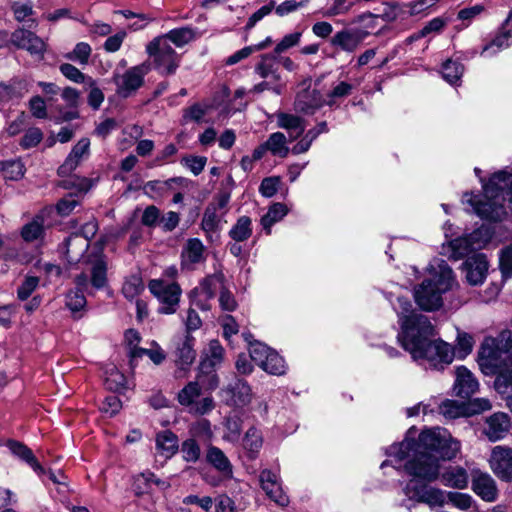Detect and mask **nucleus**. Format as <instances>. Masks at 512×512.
Instances as JSON below:
<instances>
[{
	"label": "nucleus",
	"mask_w": 512,
	"mask_h": 512,
	"mask_svg": "<svg viewBox=\"0 0 512 512\" xmlns=\"http://www.w3.org/2000/svg\"><path fill=\"white\" fill-rule=\"evenodd\" d=\"M408 436L398 445L390 447V456L395 462L404 461L403 467L406 473L412 477L410 481H416V485L430 483L439 478V460H450L460 450V443L453 439L444 428L436 427L422 431L417 441Z\"/></svg>",
	"instance_id": "nucleus-1"
},
{
	"label": "nucleus",
	"mask_w": 512,
	"mask_h": 512,
	"mask_svg": "<svg viewBox=\"0 0 512 512\" xmlns=\"http://www.w3.org/2000/svg\"><path fill=\"white\" fill-rule=\"evenodd\" d=\"M394 310L401 326L398 339L414 360H426L436 369H443L444 365H449L453 361V347L443 340L429 339L434 335V327L427 316L413 309L409 299L398 297Z\"/></svg>",
	"instance_id": "nucleus-2"
},
{
	"label": "nucleus",
	"mask_w": 512,
	"mask_h": 512,
	"mask_svg": "<svg viewBox=\"0 0 512 512\" xmlns=\"http://www.w3.org/2000/svg\"><path fill=\"white\" fill-rule=\"evenodd\" d=\"M484 192L487 200L485 202L465 195V201L472 205V211L477 216L489 221H499L507 214L506 202L512 213V174L504 170L494 173L489 183L484 185Z\"/></svg>",
	"instance_id": "nucleus-3"
},
{
	"label": "nucleus",
	"mask_w": 512,
	"mask_h": 512,
	"mask_svg": "<svg viewBox=\"0 0 512 512\" xmlns=\"http://www.w3.org/2000/svg\"><path fill=\"white\" fill-rule=\"evenodd\" d=\"M432 278L424 280L414 290V299L424 311H435L442 307V295L451 290L455 284L452 269L442 259L431 264Z\"/></svg>",
	"instance_id": "nucleus-4"
},
{
	"label": "nucleus",
	"mask_w": 512,
	"mask_h": 512,
	"mask_svg": "<svg viewBox=\"0 0 512 512\" xmlns=\"http://www.w3.org/2000/svg\"><path fill=\"white\" fill-rule=\"evenodd\" d=\"M218 386V376L211 374L208 383L205 377L198 374L194 381L188 382L177 395L180 405L187 408L188 412L194 415H205L215 407L211 395H203V390H214Z\"/></svg>",
	"instance_id": "nucleus-5"
},
{
	"label": "nucleus",
	"mask_w": 512,
	"mask_h": 512,
	"mask_svg": "<svg viewBox=\"0 0 512 512\" xmlns=\"http://www.w3.org/2000/svg\"><path fill=\"white\" fill-rule=\"evenodd\" d=\"M510 356L512 332L505 330L498 337L484 338L478 352V365L485 375H495Z\"/></svg>",
	"instance_id": "nucleus-6"
},
{
	"label": "nucleus",
	"mask_w": 512,
	"mask_h": 512,
	"mask_svg": "<svg viewBox=\"0 0 512 512\" xmlns=\"http://www.w3.org/2000/svg\"><path fill=\"white\" fill-rule=\"evenodd\" d=\"M146 52L153 59L155 69L163 75L174 74L179 67V55L167 43L165 37L154 38L146 46Z\"/></svg>",
	"instance_id": "nucleus-7"
},
{
	"label": "nucleus",
	"mask_w": 512,
	"mask_h": 512,
	"mask_svg": "<svg viewBox=\"0 0 512 512\" xmlns=\"http://www.w3.org/2000/svg\"><path fill=\"white\" fill-rule=\"evenodd\" d=\"M148 288L153 296L160 302L158 309L161 314H173L176 312L182 290L176 282H166L162 279H153Z\"/></svg>",
	"instance_id": "nucleus-8"
},
{
	"label": "nucleus",
	"mask_w": 512,
	"mask_h": 512,
	"mask_svg": "<svg viewBox=\"0 0 512 512\" xmlns=\"http://www.w3.org/2000/svg\"><path fill=\"white\" fill-rule=\"evenodd\" d=\"M489 239L488 230L480 228L468 235L450 241L447 247L443 246V249H448L450 251L449 257L458 260L473 251L482 249L488 243Z\"/></svg>",
	"instance_id": "nucleus-9"
},
{
	"label": "nucleus",
	"mask_w": 512,
	"mask_h": 512,
	"mask_svg": "<svg viewBox=\"0 0 512 512\" xmlns=\"http://www.w3.org/2000/svg\"><path fill=\"white\" fill-rule=\"evenodd\" d=\"M224 282L225 276L221 271L207 276L200 285L192 291L193 304L202 310H209L210 305L208 301L215 297L217 290L221 291L225 286Z\"/></svg>",
	"instance_id": "nucleus-10"
},
{
	"label": "nucleus",
	"mask_w": 512,
	"mask_h": 512,
	"mask_svg": "<svg viewBox=\"0 0 512 512\" xmlns=\"http://www.w3.org/2000/svg\"><path fill=\"white\" fill-rule=\"evenodd\" d=\"M149 70V65L143 63L129 68L123 74L116 75L114 77V82L117 88V93L122 97L131 96L143 85L144 76L149 72Z\"/></svg>",
	"instance_id": "nucleus-11"
},
{
	"label": "nucleus",
	"mask_w": 512,
	"mask_h": 512,
	"mask_svg": "<svg viewBox=\"0 0 512 512\" xmlns=\"http://www.w3.org/2000/svg\"><path fill=\"white\" fill-rule=\"evenodd\" d=\"M300 86L302 89L297 93L294 108L297 112L312 115L324 104L321 93L310 89L311 78L304 79Z\"/></svg>",
	"instance_id": "nucleus-12"
},
{
	"label": "nucleus",
	"mask_w": 512,
	"mask_h": 512,
	"mask_svg": "<svg viewBox=\"0 0 512 512\" xmlns=\"http://www.w3.org/2000/svg\"><path fill=\"white\" fill-rule=\"evenodd\" d=\"M10 42L18 49H23L33 56L43 58L46 51L45 41L34 32L25 28H18L12 32Z\"/></svg>",
	"instance_id": "nucleus-13"
},
{
	"label": "nucleus",
	"mask_w": 512,
	"mask_h": 512,
	"mask_svg": "<svg viewBox=\"0 0 512 512\" xmlns=\"http://www.w3.org/2000/svg\"><path fill=\"white\" fill-rule=\"evenodd\" d=\"M489 464L494 474L505 481H512V448L503 445L493 447Z\"/></svg>",
	"instance_id": "nucleus-14"
},
{
	"label": "nucleus",
	"mask_w": 512,
	"mask_h": 512,
	"mask_svg": "<svg viewBox=\"0 0 512 512\" xmlns=\"http://www.w3.org/2000/svg\"><path fill=\"white\" fill-rule=\"evenodd\" d=\"M221 397L229 406L243 407L251 402L252 390L246 381L236 379L221 389Z\"/></svg>",
	"instance_id": "nucleus-15"
},
{
	"label": "nucleus",
	"mask_w": 512,
	"mask_h": 512,
	"mask_svg": "<svg viewBox=\"0 0 512 512\" xmlns=\"http://www.w3.org/2000/svg\"><path fill=\"white\" fill-rule=\"evenodd\" d=\"M259 481L261 488L273 502L282 507L289 504V498L282 489L278 473L264 469L260 472Z\"/></svg>",
	"instance_id": "nucleus-16"
},
{
	"label": "nucleus",
	"mask_w": 512,
	"mask_h": 512,
	"mask_svg": "<svg viewBox=\"0 0 512 512\" xmlns=\"http://www.w3.org/2000/svg\"><path fill=\"white\" fill-rule=\"evenodd\" d=\"M407 492H412V497L430 506H443L447 503L448 497L446 491L439 488L429 487L427 483L416 485V481H409L406 486Z\"/></svg>",
	"instance_id": "nucleus-17"
},
{
	"label": "nucleus",
	"mask_w": 512,
	"mask_h": 512,
	"mask_svg": "<svg viewBox=\"0 0 512 512\" xmlns=\"http://www.w3.org/2000/svg\"><path fill=\"white\" fill-rule=\"evenodd\" d=\"M510 427L509 415L504 412H496L486 418L483 433L491 442H496L507 435Z\"/></svg>",
	"instance_id": "nucleus-18"
},
{
	"label": "nucleus",
	"mask_w": 512,
	"mask_h": 512,
	"mask_svg": "<svg viewBox=\"0 0 512 512\" xmlns=\"http://www.w3.org/2000/svg\"><path fill=\"white\" fill-rule=\"evenodd\" d=\"M465 277L470 285H480L486 278L488 261L482 253H475L469 256L464 264Z\"/></svg>",
	"instance_id": "nucleus-19"
},
{
	"label": "nucleus",
	"mask_w": 512,
	"mask_h": 512,
	"mask_svg": "<svg viewBox=\"0 0 512 512\" xmlns=\"http://www.w3.org/2000/svg\"><path fill=\"white\" fill-rule=\"evenodd\" d=\"M472 490L486 502H494L498 497V489L495 480L491 475L485 472H473Z\"/></svg>",
	"instance_id": "nucleus-20"
},
{
	"label": "nucleus",
	"mask_w": 512,
	"mask_h": 512,
	"mask_svg": "<svg viewBox=\"0 0 512 512\" xmlns=\"http://www.w3.org/2000/svg\"><path fill=\"white\" fill-rule=\"evenodd\" d=\"M90 152V140L81 138L72 148L64 163L58 168L61 177L69 176L87 158Z\"/></svg>",
	"instance_id": "nucleus-21"
},
{
	"label": "nucleus",
	"mask_w": 512,
	"mask_h": 512,
	"mask_svg": "<svg viewBox=\"0 0 512 512\" xmlns=\"http://www.w3.org/2000/svg\"><path fill=\"white\" fill-rule=\"evenodd\" d=\"M224 354L225 350L220 342L218 340H211L203 352L199 374H207L208 377L214 374V370L223 362Z\"/></svg>",
	"instance_id": "nucleus-22"
},
{
	"label": "nucleus",
	"mask_w": 512,
	"mask_h": 512,
	"mask_svg": "<svg viewBox=\"0 0 512 512\" xmlns=\"http://www.w3.org/2000/svg\"><path fill=\"white\" fill-rule=\"evenodd\" d=\"M479 387L477 379L472 372L464 366L456 369V379L453 386L455 395L461 398H469Z\"/></svg>",
	"instance_id": "nucleus-23"
},
{
	"label": "nucleus",
	"mask_w": 512,
	"mask_h": 512,
	"mask_svg": "<svg viewBox=\"0 0 512 512\" xmlns=\"http://www.w3.org/2000/svg\"><path fill=\"white\" fill-rule=\"evenodd\" d=\"M194 344L195 338L190 333H186L176 342L175 361L181 369L188 368L194 362L196 358Z\"/></svg>",
	"instance_id": "nucleus-24"
},
{
	"label": "nucleus",
	"mask_w": 512,
	"mask_h": 512,
	"mask_svg": "<svg viewBox=\"0 0 512 512\" xmlns=\"http://www.w3.org/2000/svg\"><path fill=\"white\" fill-rule=\"evenodd\" d=\"M153 485L165 490L170 487L167 481L157 478L151 471H145L134 477L133 491L137 496H142L152 492Z\"/></svg>",
	"instance_id": "nucleus-25"
},
{
	"label": "nucleus",
	"mask_w": 512,
	"mask_h": 512,
	"mask_svg": "<svg viewBox=\"0 0 512 512\" xmlns=\"http://www.w3.org/2000/svg\"><path fill=\"white\" fill-rule=\"evenodd\" d=\"M89 244L86 237L79 233L71 234L64 243L66 258L69 263H78L85 255Z\"/></svg>",
	"instance_id": "nucleus-26"
},
{
	"label": "nucleus",
	"mask_w": 512,
	"mask_h": 512,
	"mask_svg": "<svg viewBox=\"0 0 512 512\" xmlns=\"http://www.w3.org/2000/svg\"><path fill=\"white\" fill-rule=\"evenodd\" d=\"M444 486L454 489H465L468 486L467 471L460 466H449L439 475Z\"/></svg>",
	"instance_id": "nucleus-27"
},
{
	"label": "nucleus",
	"mask_w": 512,
	"mask_h": 512,
	"mask_svg": "<svg viewBox=\"0 0 512 512\" xmlns=\"http://www.w3.org/2000/svg\"><path fill=\"white\" fill-rule=\"evenodd\" d=\"M207 462L223 477L232 478L233 466L225 453L216 446H209L206 453Z\"/></svg>",
	"instance_id": "nucleus-28"
},
{
	"label": "nucleus",
	"mask_w": 512,
	"mask_h": 512,
	"mask_svg": "<svg viewBox=\"0 0 512 512\" xmlns=\"http://www.w3.org/2000/svg\"><path fill=\"white\" fill-rule=\"evenodd\" d=\"M277 125L278 127L285 129L289 132V138L291 141L300 137L305 131L304 119L293 114L283 112L278 113Z\"/></svg>",
	"instance_id": "nucleus-29"
},
{
	"label": "nucleus",
	"mask_w": 512,
	"mask_h": 512,
	"mask_svg": "<svg viewBox=\"0 0 512 512\" xmlns=\"http://www.w3.org/2000/svg\"><path fill=\"white\" fill-rule=\"evenodd\" d=\"M205 247L198 238H191L187 241L182 251V265L191 267L204 261Z\"/></svg>",
	"instance_id": "nucleus-30"
},
{
	"label": "nucleus",
	"mask_w": 512,
	"mask_h": 512,
	"mask_svg": "<svg viewBox=\"0 0 512 512\" xmlns=\"http://www.w3.org/2000/svg\"><path fill=\"white\" fill-rule=\"evenodd\" d=\"M143 356L149 357L155 365L161 364L166 358L165 352L155 341L151 343L150 348L134 347L131 348L129 352L130 362L132 365L136 364L138 359Z\"/></svg>",
	"instance_id": "nucleus-31"
},
{
	"label": "nucleus",
	"mask_w": 512,
	"mask_h": 512,
	"mask_svg": "<svg viewBox=\"0 0 512 512\" xmlns=\"http://www.w3.org/2000/svg\"><path fill=\"white\" fill-rule=\"evenodd\" d=\"M278 54L267 53L260 57V61L255 66V73L261 78L272 77L274 80H280V74L278 73Z\"/></svg>",
	"instance_id": "nucleus-32"
},
{
	"label": "nucleus",
	"mask_w": 512,
	"mask_h": 512,
	"mask_svg": "<svg viewBox=\"0 0 512 512\" xmlns=\"http://www.w3.org/2000/svg\"><path fill=\"white\" fill-rule=\"evenodd\" d=\"M363 40V35L358 31L343 30L337 32L332 38V44L346 52L355 51Z\"/></svg>",
	"instance_id": "nucleus-33"
},
{
	"label": "nucleus",
	"mask_w": 512,
	"mask_h": 512,
	"mask_svg": "<svg viewBox=\"0 0 512 512\" xmlns=\"http://www.w3.org/2000/svg\"><path fill=\"white\" fill-rule=\"evenodd\" d=\"M156 448L166 458H171L178 450V437L171 431H163L156 436Z\"/></svg>",
	"instance_id": "nucleus-34"
},
{
	"label": "nucleus",
	"mask_w": 512,
	"mask_h": 512,
	"mask_svg": "<svg viewBox=\"0 0 512 512\" xmlns=\"http://www.w3.org/2000/svg\"><path fill=\"white\" fill-rule=\"evenodd\" d=\"M8 447L15 456L29 464L35 472L39 474L45 472L44 468L39 464V462L35 458L32 450L28 448L26 445L17 441H9Z\"/></svg>",
	"instance_id": "nucleus-35"
},
{
	"label": "nucleus",
	"mask_w": 512,
	"mask_h": 512,
	"mask_svg": "<svg viewBox=\"0 0 512 512\" xmlns=\"http://www.w3.org/2000/svg\"><path fill=\"white\" fill-rule=\"evenodd\" d=\"M288 213V209L285 204L277 202L272 204L267 213L261 218V225L267 234L271 233V227L282 220Z\"/></svg>",
	"instance_id": "nucleus-36"
},
{
	"label": "nucleus",
	"mask_w": 512,
	"mask_h": 512,
	"mask_svg": "<svg viewBox=\"0 0 512 512\" xmlns=\"http://www.w3.org/2000/svg\"><path fill=\"white\" fill-rule=\"evenodd\" d=\"M264 143L268 151L274 156L285 158L290 152L287 146V138L282 132L272 133Z\"/></svg>",
	"instance_id": "nucleus-37"
},
{
	"label": "nucleus",
	"mask_w": 512,
	"mask_h": 512,
	"mask_svg": "<svg viewBox=\"0 0 512 512\" xmlns=\"http://www.w3.org/2000/svg\"><path fill=\"white\" fill-rule=\"evenodd\" d=\"M252 235V221L248 216H241L229 231V236L236 242L246 241Z\"/></svg>",
	"instance_id": "nucleus-38"
},
{
	"label": "nucleus",
	"mask_w": 512,
	"mask_h": 512,
	"mask_svg": "<svg viewBox=\"0 0 512 512\" xmlns=\"http://www.w3.org/2000/svg\"><path fill=\"white\" fill-rule=\"evenodd\" d=\"M495 375L497 376L494 384L499 392L512 388V356L506 359Z\"/></svg>",
	"instance_id": "nucleus-39"
},
{
	"label": "nucleus",
	"mask_w": 512,
	"mask_h": 512,
	"mask_svg": "<svg viewBox=\"0 0 512 512\" xmlns=\"http://www.w3.org/2000/svg\"><path fill=\"white\" fill-rule=\"evenodd\" d=\"M173 182L174 179L149 181L143 186L144 194L152 199L163 197L171 190Z\"/></svg>",
	"instance_id": "nucleus-40"
},
{
	"label": "nucleus",
	"mask_w": 512,
	"mask_h": 512,
	"mask_svg": "<svg viewBox=\"0 0 512 512\" xmlns=\"http://www.w3.org/2000/svg\"><path fill=\"white\" fill-rule=\"evenodd\" d=\"M160 37L167 38V43L169 44L170 42H172L177 47H182L191 42L195 38V33L191 28L183 27L173 29L166 34L161 35Z\"/></svg>",
	"instance_id": "nucleus-41"
},
{
	"label": "nucleus",
	"mask_w": 512,
	"mask_h": 512,
	"mask_svg": "<svg viewBox=\"0 0 512 512\" xmlns=\"http://www.w3.org/2000/svg\"><path fill=\"white\" fill-rule=\"evenodd\" d=\"M144 291V284L140 275H131L123 283L122 293L128 300H133Z\"/></svg>",
	"instance_id": "nucleus-42"
},
{
	"label": "nucleus",
	"mask_w": 512,
	"mask_h": 512,
	"mask_svg": "<svg viewBox=\"0 0 512 512\" xmlns=\"http://www.w3.org/2000/svg\"><path fill=\"white\" fill-rule=\"evenodd\" d=\"M261 368L272 375H282L286 371L284 359L273 350L264 361Z\"/></svg>",
	"instance_id": "nucleus-43"
},
{
	"label": "nucleus",
	"mask_w": 512,
	"mask_h": 512,
	"mask_svg": "<svg viewBox=\"0 0 512 512\" xmlns=\"http://www.w3.org/2000/svg\"><path fill=\"white\" fill-rule=\"evenodd\" d=\"M439 412L445 418L455 419L467 415L465 404H459L454 400H445L439 406Z\"/></svg>",
	"instance_id": "nucleus-44"
},
{
	"label": "nucleus",
	"mask_w": 512,
	"mask_h": 512,
	"mask_svg": "<svg viewBox=\"0 0 512 512\" xmlns=\"http://www.w3.org/2000/svg\"><path fill=\"white\" fill-rule=\"evenodd\" d=\"M180 452L183 460L191 463L197 462L201 455L200 446L193 438L186 439L182 442Z\"/></svg>",
	"instance_id": "nucleus-45"
},
{
	"label": "nucleus",
	"mask_w": 512,
	"mask_h": 512,
	"mask_svg": "<svg viewBox=\"0 0 512 512\" xmlns=\"http://www.w3.org/2000/svg\"><path fill=\"white\" fill-rule=\"evenodd\" d=\"M43 233V218L35 217L31 222L24 225L21 230V236L25 241H34Z\"/></svg>",
	"instance_id": "nucleus-46"
},
{
	"label": "nucleus",
	"mask_w": 512,
	"mask_h": 512,
	"mask_svg": "<svg viewBox=\"0 0 512 512\" xmlns=\"http://www.w3.org/2000/svg\"><path fill=\"white\" fill-rule=\"evenodd\" d=\"M105 384L109 390L119 391L126 385V378L116 367L106 370Z\"/></svg>",
	"instance_id": "nucleus-47"
},
{
	"label": "nucleus",
	"mask_w": 512,
	"mask_h": 512,
	"mask_svg": "<svg viewBox=\"0 0 512 512\" xmlns=\"http://www.w3.org/2000/svg\"><path fill=\"white\" fill-rule=\"evenodd\" d=\"M92 48L86 42H79L75 45L74 49L66 55V58L85 65L88 63L91 56Z\"/></svg>",
	"instance_id": "nucleus-48"
},
{
	"label": "nucleus",
	"mask_w": 512,
	"mask_h": 512,
	"mask_svg": "<svg viewBox=\"0 0 512 512\" xmlns=\"http://www.w3.org/2000/svg\"><path fill=\"white\" fill-rule=\"evenodd\" d=\"M106 272L107 267L103 260H97L93 263L91 270V284L93 287L99 289L106 285Z\"/></svg>",
	"instance_id": "nucleus-49"
},
{
	"label": "nucleus",
	"mask_w": 512,
	"mask_h": 512,
	"mask_svg": "<svg viewBox=\"0 0 512 512\" xmlns=\"http://www.w3.org/2000/svg\"><path fill=\"white\" fill-rule=\"evenodd\" d=\"M2 171L5 179L19 180L24 176V164L20 160H12L3 163Z\"/></svg>",
	"instance_id": "nucleus-50"
},
{
	"label": "nucleus",
	"mask_w": 512,
	"mask_h": 512,
	"mask_svg": "<svg viewBox=\"0 0 512 512\" xmlns=\"http://www.w3.org/2000/svg\"><path fill=\"white\" fill-rule=\"evenodd\" d=\"M220 224L219 216L216 213L215 207H207L202 218V229L211 234L218 230Z\"/></svg>",
	"instance_id": "nucleus-51"
},
{
	"label": "nucleus",
	"mask_w": 512,
	"mask_h": 512,
	"mask_svg": "<svg viewBox=\"0 0 512 512\" xmlns=\"http://www.w3.org/2000/svg\"><path fill=\"white\" fill-rule=\"evenodd\" d=\"M462 74L463 66L460 63L452 60H447L443 64L442 75L447 82L451 84L455 83L460 79Z\"/></svg>",
	"instance_id": "nucleus-52"
},
{
	"label": "nucleus",
	"mask_w": 512,
	"mask_h": 512,
	"mask_svg": "<svg viewBox=\"0 0 512 512\" xmlns=\"http://www.w3.org/2000/svg\"><path fill=\"white\" fill-rule=\"evenodd\" d=\"M447 502L451 503L454 507L466 511L472 507L474 500L471 495L460 492H448Z\"/></svg>",
	"instance_id": "nucleus-53"
},
{
	"label": "nucleus",
	"mask_w": 512,
	"mask_h": 512,
	"mask_svg": "<svg viewBox=\"0 0 512 512\" xmlns=\"http://www.w3.org/2000/svg\"><path fill=\"white\" fill-rule=\"evenodd\" d=\"M271 351L272 350L269 347L261 342L251 343L249 348L251 359L260 367L267 359Z\"/></svg>",
	"instance_id": "nucleus-54"
},
{
	"label": "nucleus",
	"mask_w": 512,
	"mask_h": 512,
	"mask_svg": "<svg viewBox=\"0 0 512 512\" xmlns=\"http://www.w3.org/2000/svg\"><path fill=\"white\" fill-rule=\"evenodd\" d=\"M39 284V278L36 276H26L17 289V297L20 300L28 299Z\"/></svg>",
	"instance_id": "nucleus-55"
},
{
	"label": "nucleus",
	"mask_w": 512,
	"mask_h": 512,
	"mask_svg": "<svg viewBox=\"0 0 512 512\" xmlns=\"http://www.w3.org/2000/svg\"><path fill=\"white\" fill-rule=\"evenodd\" d=\"M473 338L465 332H458L456 352L459 358L466 357L473 349Z\"/></svg>",
	"instance_id": "nucleus-56"
},
{
	"label": "nucleus",
	"mask_w": 512,
	"mask_h": 512,
	"mask_svg": "<svg viewBox=\"0 0 512 512\" xmlns=\"http://www.w3.org/2000/svg\"><path fill=\"white\" fill-rule=\"evenodd\" d=\"M66 305L72 311H79L86 305L84 291L75 288L71 290L66 297Z\"/></svg>",
	"instance_id": "nucleus-57"
},
{
	"label": "nucleus",
	"mask_w": 512,
	"mask_h": 512,
	"mask_svg": "<svg viewBox=\"0 0 512 512\" xmlns=\"http://www.w3.org/2000/svg\"><path fill=\"white\" fill-rule=\"evenodd\" d=\"M85 85L90 89L88 95V104L93 109H98L104 101L103 92L96 86L95 81L91 77H88L87 83Z\"/></svg>",
	"instance_id": "nucleus-58"
},
{
	"label": "nucleus",
	"mask_w": 512,
	"mask_h": 512,
	"mask_svg": "<svg viewBox=\"0 0 512 512\" xmlns=\"http://www.w3.org/2000/svg\"><path fill=\"white\" fill-rule=\"evenodd\" d=\"M60 72L69 80L75 83H87L88 76H85L77 67L72 64H61Z\"/></svg>",
	"instance_id": "nucleus-59"
},
{
	"label": "nucleus",
	"mask_w": 512,
	"mask_h": 512,
	"mask_svg": "<svg viewBox=\"0 0 512 512\" xmlns=\"http://www.w3.org/2000/svg\"><path fill=\"white\" fill-rule=\"evenodd\" d=\"M353 87L351 84L341 81L328 93L327 105L332 106L335 99L344 98L351 94Z\"/></svg>",
	"instance_id": "nucleus-60"
},
{
	"label": "nucleus",
	"mask_w": 512,
	"mask_h": 512,
	"mask_svg": "<svg viewBox=\"0 0 512 512\" xmlns=\"http://www.w3.org/2000/svg\"><path fill=\"white\" fill-rule=\"evenodd\" d=\"M302 33L301 32H294L285 35L282 40L276 45L274 52L275 54H281L282 52L297 46L300 42Z\"/></svg>",
	"instance_id": "nucleus-61"
},
{
	"label": "nucleus",
	"mask_w": 512,
	"mask_h": 512,
	"mask_svg": "<svg viewBox=\"0 0 512 512\" xmlns=\"http://www.w3.org/2000/svg\"><path fill=\"white\" fill-rule=\"evenodd\" d=\"M244 446L246 449L256 452L262 446V436L255 428H250L244 438Z\"/></svg>",
	"instance_id": "nucleus-62"
},
{
	"label": "nucleus",
	"mask_w": 512,
	"mask_h": 512,
	"mask_svg": "<svg viewBox=\"0 0 512 512\" xmlns=\"http://www.w3.org/2000/svg\"><path fill=\"white\" fill-rule=\"evenodd\" d=\"M279 183H280L279 177L264 178L260 184L259 192L264 197L270 198L277 193Z\"/></svg>",
	"instance_id": "nucleus-63"
},
{
	"label": "nucleus",
	"mask_w": 512,
	"mask_h": 512,
	"mask_svg": "<svg viewBox=\"0 0 512 512\" xmlns=\"http://www.w3.org/2000/svg\"><path fill=\"white\" fill-rule=\"evenodd\" d=\"M499 261L503 277H510L512 275V246L506 247L501 251Z\"/></svg>",
	"instance_id": "nucleus-64"
}]
</instances>
